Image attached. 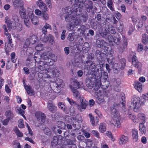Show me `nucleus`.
Masks as SVG:
<instances>
[{"label": "nucleus", "mask_w": 148, "mask_h": 148, "mask_svg": "<svg viewBox=\"0 0 148 148\" xmlns=\"http://www.w3.org/2000/svg\"><path fill=\"white\" fill-rule=\"evenodd\" d=\"M12 21H11L8 16H6L5 18V22L7 24L9 29H16V23H18L19 21V17L16 14H12Z\"/></svg>", "instance_id": "obj_1"}, {"label": "nucleus", "mask_w": 148, "mask_h": 148, "mask_svg": "<svg viewBox=\"0 0 148 148\" xmlns=\"http://www.w3.org/2000/svg\"><path fill=\"white\" fill-rule=\"evenodd\" d=\"M110 108L111 113L114 116L113 120L111 121V123L118 128L121 127V125L120 121V116L118 111L114 107L112 106Z\"/></svg>", "instance_id": "obj_2"}, {"label": "nucleus", "mask_w": 148, "mask_h": 148, "mask_svg": "<svg viewBox=\"0 0 148 148\" xmlns=\"http://www.w3.org/2000/svg\"><path fill=\"white\" fill-rule=\"evenodd\" d=\"M75 18H74L71 23H68L66 26L67 30L70 31H74L77 28V26L79 25L81 21L79 18V16L77 15L76 13L75 14Z\"/></svg>", "instance_id": "obj_3"}, {"label": "nucleus", "mask_w": 148, "mask_h": 148, "mask_svg": "<svg viewBox=\"0 0 148 148\" xmlns=\"http://www.w3.org/2000/svg\"><path fill=\"white\" fill-rule=\"evenodd\" d=\"M142 101L138 97H134L131 99V101L127 103L128 107L132 108L134 111L136 112L141 106Z\"/></svg>", "instance_id": "obj_4"}, {"label": "nucleus", "mask_w": 148, "mask_h": 148, "mask_svg": "<svg viewBox=\"0 0 148 148\" xmlns=\"http://www.w3.org/2000/svg\"><path fill=\"white\" fill-rule=\"evenodd\" d=\"M125 60L124 58L120 60L119 63H115L113 65V71L115 73H118L121 70L124 69L125 66Z\"/></svg>", "instance_id": "obj_5"}, {"label": "nucleus", "mask_w": 148, "mask_h": 148, "mask_svg": "<svg viewBox=\"0 0 148 148\" xmlns=\"http://www.w3.org/2000/svg\"><path fill=\"white\" fill-rule=\"evenodd\" d=\"M92 74L94 77H96L97 79H98V77H100V80L101 77L104 76V78H106L108 76L107 73L104 71L102 67L92 71Z\"/></svg>", "instance_id": "obj_6"}, {"label": "nucleus", "mask_w": 148, "mask_h": 148, "mask_svg": "<svg viewBox=\"0 0 148 148\" xmlns=\"http://www.w3.org/2000/svg\"><path fill=\"white\" fill-rule=\"evenodd\" d=\"M77 5H73L72 7L69 6L63 8L62 12L63 13L66 14H70L75 15V14L77 12Z\"/></svg>", "instance_id": "obj_7"}, {"label": "nucleus", "mask_w": 148, "mask_h": 148, "mask_svg": "<svg viewBox=\"0 0 148 148\" xmlns=\"http://www.w3.org/2000/svg\"><path fill=\"white\" fill-rule=\"evenodd\" d=\"M81 102V105L77 104V107L78 109L81 112L82 111V109H86L87 106L88 105V102L84 99L83 97L81 99H79Z\"/></svg>", "instance_id": "obj_8"}, {"label": "nucleus", "mask_w": 148, "mask_h": 148, "mask_svg": "<svg viewBox=\"0 0 148 148\" xmlns=\"http://www.w3.org/2000/svg\"><path fill=\"white\" fill-rule=\"evenodd\" d=\"M50 62L48 61H45V62L41 63V64H39L38 66V68L41 71H43L44 70H48L50 68L49 66L52 65V64H50Z\"/></svg>", "instance_id": "obj_9"}, {"label": "nucleus", "mask_w": 148, "mask_h": 148, "mask_svg": "<svg viewBox=\"0 0 148 148\" xmlns=\"http://www.w3.org/2000/svg\"><path fill=\"white\" fill-rule=\"evenodd\" d=\"M35 115L39 123L40 122V120L42 123L45 122V120L46 116L44 113H42L40 112H37L35 113Z\"/></svg>", "instance_id": "obj_10"}, {"label": "nucleus", "mask_w": 148, "mask_h": 148, "mask_svg": "<svg viewBox=\"0 0 148 148\" xmlns=\"http://www.w3.org/2000/svg\"><path fill=\"white\" fill-rule=\"evenodd\" d=\"M96 78V77H94L92 74V71L91 73V76L90 78H87L86 80V84L87 86L90 88L92 86V85H93L95 81Z\"/></svg>", "instance_id": "obj_11"}, {"label": "nucleus", "mask_w": 148, "mask_h": 148, "mask_svg": "<svg viewBox=\"0 0 148 148\" xmlns=\"http://www.w3.org/2000/svg\"><path fill=\"white\" fill-rule=\"evenodd\" d=\"M98 77V79H97V78H96L92 86L95 91H97L100 88L101 81L100 77Z\"/></svg>", "instance_id": "obj_12"}, {"label": "nucleus", "mask_w": 148, "mask_h": 148, "mask_svg": "<svg viewBox=\"0 0 148 148\" xmlns=\"http://www.w3.org/2000/svg\"><path fill=\"white\" fill-rule=\"evenodd\" d=\"M89 116L92 125L93 126L97 125L99 122L98 118L97 117H94L91 114H89Z\"/></svg>", "instance_id": "obj_13"}, {"label": "nucleus", "mask_w": 148, "mask_h": 148, "mask_svg": "<svg viewBox=\"0 0 148 148\" xmlns=\"http://www.w3.org/2000/svg\"><path fill=\"white\" fill-rule=\"evenodd\" d=\"M47 106L49 110L52 112H54L57 110V107L53 104L51 101H48Z\"/></svg>", "instance_id": "obj_14"}, {"label": "nucleus", "mask_w": 148, "mask_h": 148, "mask_svg": "<svg viewBox=\"0 0 148 148\" xmlns=\"http://www.w3.org/2000/svg\"><path fill=\"white\" fill-rule=\"evenodd\" d=\"M47 54L49 55V61L50 62L49 64H52L53 65V62H54L57 60V57L49 52H47Z\"/></svg>", "instance_id": "obj_15"}, {"label": "nucleus", "mask_w": 148, "mask_h": 148, "mask_svg": "<svg viewBox=\"0 0 148 148\" xmlns=\"http://www.w3.org/2000/svg\"><path fill=\"white\" fill-rule=\"evenodd\" d=\"M75 15L73 14H66L64 16V19L65 21L69 23H71L74 18H75Z\"/></svg>", "instance_id": "obj_16"}, {"label": "nucleus", "mask_w": 148, "mask_h": 148, "mask_svg": "<svg viewBox=\"0 0 148 148\" xmlns=\"http://www.w3.org/2000/svg\"><path fill=\"white\" fill-rule=\"evenodd\" d=\"M72 92L73 93V95L74 97L77 99H81V97L79 93L77 90L75 88L73 87L72 90Z\"/></svg>", "instance_id": "obj_17"}, {"label": "nucleus", "mask_w": 148, "mask_h": 148, "mask_svg": "<svg viewBox=\"0 0 148 148\" xmlns=\"http://www.w3.org/2000/svg\"><path fill=\"white\" fill-rule=\"evenodd\" d=\"M13 3L15 8L21 7L24 4L23 2L21 0H15L13 1Z\"/></svg>", "instance_id": "obj_18"}, {"label": "nucleus", "mask_w": 148, "mask_h": 148, "mask_svg": "<svg viewBox=\"0 0 148 148\" xmlns=\"http://www.w3.org/2000/svg\"><path fill=\"white\" fill-rule=\"evenodd\" d=\"M124 98V97L123 96L121 98L122 100V103H121V104L122 105V112L125 114H127L128 112L127 109L125 108V102Z\"/></svg>", "instance_id": "obj_19"}, {"label": "nucleus", "mask_w": 148, "mask_h": 148, "mask_svg": "<svg viewBox=\"0 0 148 148\" xmlns=\"http://www.w3.org/2000/svg\"><path fill=\"white\" fill-rule=\"evenodd\" d=\"M85 7L87 8L86 10L87 12L90 11L89 9H92L93 8L92 2L90 1H88L84 3Z\"/></svg>", "instance_id": "obj_20"}, {"label": "nucleus", "mask_w": 148, "mask_h": 148, "mask_svg": "<svg viewBox=\"0 0 148 148\" xmlns=\"http://www.w3.org/2000/svg\"><path fill=\"white\" fill-rule=\"evenodd\" d=\"M58 106L59 108L62 110L65 114H68L69 113V111L62 102H60L58 104Z\"/></svg>", "instance_id": "obj_21"}, {"label": "nucleus", "mask_w": 148, "mask_h": 148, "mask_svg": "<svg viewBox=\"0 0 148 148\" xmlns=\"http://www.w3.org/2000/svg\"><path fill=\"white\" fill-rule=\"evenodd\" d=\"M31 44H34L37 42L38 41V39L37 36L34 34L32 35L29 38Z\"/></svg>", "instance_id": "obj_22"}, {"label": "nucleus", "mask_w": 148, "mask_h": 148, "mask_svg": "<svg viewBox=\"0 0 148 148\" xmlns=\"http://www.w3.org/2000/svg\"><path fill=\"white\" fill-rule=\"evenodd\" d=\"M120 139L119 144L120 145H122L127 143L128 139L127 136L123 135L120 136Z\"/></svg>", "instance_id": "obj_23"}, {"label": "nucleus", "mask_w": 148, "mask_h": 148, "mask_svg": "<svg viewBox=\"0 0 148 148\" xmlns=\"http://www.w3.org/2000/svg\"><path fill=\"white\" fill-rule=\"evenodd\" d=\"M24 86L27 94L30 96H32L34 92L32 88L29 85H25Z\"/></svg>", "instance_id": "obj_24"}, {"label": "nucleus", "mask_w": 148, "mask_h": 148, "mask_svg": "<svg viewBox=\"0 0 148 148\" xmlns=\"http://www.w3.org/2000/svg\"><path fill=\"white\" fill-rule=\"evenodd\" d=\"M47 72L48 73H50L51 75L53 76L56 75V73H58L56 67H53L50 68H49L48 70H47Z\"/></svg>", "instance_id": "obj_25"}, {"label": "nucleus", "mask_w": 148, "mask_h": 148, "mask_svg": "<svg viewBox=\"0 0 148 148\" xmlns=\"http://www.w3.org/2000/svg\"><path fill=\"white\" fill-rule=\"evenodd\" d=\"M132 136L135 142H136L138 140V131L135 129H133L132 131Z\"/></svg>", "instance_id": "obj_26"}, {"label": "nucleus", "mask_w": 148, "mask_h": 148, "mask_svg": "<svg viewBox=\"0 0 148 148\" xmlns=\"http://www.w3.org/2000/svg\"><path fill=\"white\" fill-rule=\"evenodd\" d=\"M52 87L53 91L56 93H58L60 91V88L56 82H53V83Z\"/></svg>", "instance_id": "obj_27"}, {"label": "nucleus", "mask_w": 148, "mask_h": 148, "mask_svg": "<svg viewBox=\"0 0 148 148\" xmlns=\"http://www.w3.org/2000/svg\"><path fill=\"white\" fill-rule=\"evenodd\" d=\"M58 140L59 139L57 137H53L51 143V146L53 147H55L58 144Z\"/></svg>", "instance_id": "obj_28"}, {"label": "nucleus", "mask_w": 148, "mask_h": 148, "mask_svg": "<svg viewBox=\"0 0 148 148\" xmlns=\"http://www.w3.org/2000/svg\"><path fill=\"white\" fill-rule=\"evenodd\" d=\"M24 23L25 25L27 27L29 28L31 26V23L29 17L27 16L24 19Z\"/></svg>", "instance_id": "obj_29"}, {"label": "nucleus", "mask_w": 148, "mask_h": 148, "mask_svg": "<svg viewBox=\"0 0 148 148\" xmlns=\"http://www.w3.org/2000/svg\"><path fill=\"white\" fill-rule=\"evenodd\" d=\"M134 87L139 92H140L142 88V85L141 83L139 82L135 83Z\"/></svg>", "instance_id": "obj_30"}, {"label": "nucleus", "mask_w": 148, "mask_h": 148, "mask_svg": "<svg viewBox=\"0 0 148 148\" xmlns=\"http://www.w3.org/2000/svg\"><path fill=\"white\" fill-rule=\"evenodd\" d=\"M40 57L41 58V59L44 60L45 62V61L49 62V55L47 54V52L43 53Z\"/></svg>", "instance_id": "obj_31"}, {"label": "nucleus", "mask_w": 148, "mask_h": 148, "mask_svg": "<svg viewBox=\"0 0 148 148\" xmlns=\"http://www.w3.org/2000/svg\"><path fill=\"white\" fill-rule=\"evenodd\" d=\"M132 64L135 67H137L139 71H141V64L140 63L138 62L132 61Z\"/></svg>", "instance_id": "obj_32"}, {"label": "nucleus", "mask_w": 148, "mask_h": 148, "mask_svg": "<svg viewBox=\"0 0 148 148\" xmlns=\"http://www.w3.org/2000/svg\"><path fill=\"white\" fill-rule=\"evenodd\" d=\"M19 13L22 18H25L27 16L26 15L25 10L23 8H22L21 9L19 12Z\"/></svg>", "instance_id": "obj_33"}, {"label": "nucleus", "mask_w": 148, "mask_h": 148, "mask_svg": "<svg viewBox=\"0 0 148 148\" xmlns=\"http://www.w3.org/2000/svg\"><path fill=\"white\" fill-rule=\"evenodd\" d=\"M109 34L108 30L107 28H106L102 33H100L101 36L103 38H106L108 35Z\"/></svg>", "instance_id": "obj_34"}, {"label": "nucleus", "mask_w": 148, "mask_h": 148, "mask_svg": "<svg viewBox=\"0 0 148 148\" xmlns=\"http://www.w3.org/2000/svg\"><path fill=\"white\" fill-rule=\"evenodd\" d=\"M139 130L142 134H145L146 132L145 127L142 123L140 124L139 126Z\"/></svg>", "instance_id": "obj_35"}, {"label": "nucleus", "mask_w": 148, "mask_h": 148, "mask_svg": "<svg viewBox=\"0 0 148 148\" xmlns=\"http://www.w3.org/2000/svg\"><path fill=\"white\" fill-rule=\"evenodd\" d=\"M57 124L58 125L57 126L58 128L63 129H65L66 125L64 122L61 121H58Z\"/></svg>", "instance_id": "obj_36"}, {"label": "nucleus", "mask_w": 148, "mask_h": 148, "mask_svg": "<svg viewBox=\"0 0 148 148\" xmlns=\"http://www.w3.org/2000/svg\"><path fill=\"white\" fill-rule=\"evenodd\" d=\"M31 20L32 23L34 25H37L38 23V17L36 16L31 17Z\"/></svg>", "instance_id": "obj_37"}, {"label": "nucleus", "mask_w": 148, "mask_h": 148, "mask_svg": "<svg viewBox=\"0 0 148 148\" xmlns=\"http://www.w3.org/2000/svg\"><path fill=\"white\" fill-rule=\"evenodd\" d=\"M107 6L111 11H114V8L113 7V2L112 0H108V1Z\"/></svg>", "instance_id": "obj_38"}, {"label": "nucleus", "mask_w": 148, "mask_h": 148, "mask_svg": "<svg viewBox=\"0 0 148 148\" xmlns=\"http://www.w3.org/2000/svg\"><path fill=\"white\" fill-rule=\"evenodd\" d=\"M5 114L7 118L10 120L14 117V115L10 110L6 111Z\"/></svg>", "instance_id": "obj_39"}, {"label": "nucleus", "mask_w": 148, "mask_h": 148, "mask_svg": "<svg viewBox=\"0 0 148 148\" xmlns=\"http://www.w3.org/2000/svg\"><path fill=\"white\" fill-rule=\"evenodd\" d=\"M14 132L18 137H21L23 136V133L18 129L17 127H15L14 130Z\"/></svg>", "instance_id": "obj_40"}, {"label": "nucleus", "mask_w": 148, "mask_h": 148, "mask_svg": "<svg viewBox=\"0 0 148 148\" xmlns=\"http://www.w3.org/2000/svg\"><path fill=\"white\" fill-rule=\"evenodd\" d=\"M142 41L144 44H146L148 42V36L146 34L143 35L142 38Z\"/></svg>", "instance_id": "obj_41"}, {"label": "nucleus", "mask_w": 148, "mask_h": 148, "mask_svg": "<svg viewBox=\"0 0 148 148\" xmlns=\"http://www.w3.org/2000/svg\"><path fill=\"white\" fill-rule=\"evenodd\" d=\"M75 36V33H70L69 34L67 39L69 40L72 41L74 40Z\"/></svg>", "instance_id": "obj_42"}, {"label": "nucleus", "mask_w": 148, "mask_h": 148, "mask_svg": "<svg viewBox=\"0 0 148 148\" xmlns=\"http://www.w3.org/2000/svg\"><path fill=\"white\" fill-rule=\"evenodd\" d=\"M108 32H110L112 34H114L116 33V32L114 28L112 25H109L108 26Z\"/></svg>", "instance_id": "obj_43"}, {"label": "nucleus", "mask_w": 148, "mask_h": 148, "mask_svg": "<svg viewBox=\"0 0 148 148\" xmlns=\"http://www.w3.org/2000/svg\"><path fill=\"white\" fill-rule=\"evenodd\" d=\"M99 131L101 132H104L106 130V127L105 124L103 123L101 124L99 126Z\"/></svg>", "instance_id": "obj_44"}, {"label": "nucleus", "mask_w": 148, "mask_h": 148, "mask_svg": "<svg viewBox=\"0 0 148 148\" xmlns=\"http://www.w3.org/2000/svg\"><path fill=\"white\" fill-rule=\"evenodd\" d=\"M107 60L108 62L110 64H112L113 66V65L114 64V58L112 56L109 57L107 59Z\"/></svg>", "instance_id": "obj_45"}, {"label": "nucleus", "mask_w": 148, "mask_h": 148, "mask_svg": "<svg viewBox=\"0 0 148 148\" xmlns=\"http://www.w3.org/2000/svg\"><path fill=\"white\" fill-rule=\"evenodd\" d=\"M86 0H82V1H80V2L78 3L77 4H75L74 5H77V8H82L84 6V3Z\"/></svg>", "instance_id": "obj_46"}, {"label": "nucleus", "mask_w": 148, "mask_h": 148, "mask_svg": "<svg viewBox=\"0 0 148 148\" xmlns=\"http://www.w3.org/2000/svg\"><path fill=\"white\" fill-rule=\"evenodd\" d=\"M56 83H57V84L58 85L60 88V87L62 88L64 86L63 81L62 79L58 78L57 80V81H56Z\"/></svg>", "instance_id": "obj_47"}, {"label": "nucleus", "mask_w": 148, "mask_h": 148, "mask_svg": "<svg viewBox=\"0 0 148 148\" xmlns=\"http://www.w3.org/2000/svg\"><path fill=\"white\" fill-rule=\"evenodd\" d=\"M38 56H34V60L38 64H41V63H42V61H41V58L40 59V56H38Z\"/></svg>", "instance_id": "obj_48"}, {"label": "nucleus", "mask_w": 148, "mask_h": 148, "mask_svg": "<svg viewBox=\"0 0 148 148\" xmlns=\"http://www.w3.org/2000/svg\"><path fill=\"white\" fill-rule=\"evenodd\" d=\"M42 17L43 20L45 21L48 20L49 19V15L45 12L42 13Z\"/></svg>", "instance_id": "obj_49"}, {"label": "nucleus", "mask_w": 148, "mask_h": 148, "mask_svg": "<svg viewBox=\"0 0 148 148\" xmlns=\"http://www.w3.org/2000/svg\"><path fill=\"white\" fill-rule=\"evenodd\" d=\"M13 144L15 148H21L20 143L16 140L13 142Z\"/></svg>", "instance_id": "obj_50"}, {"label": "nucleus", "mask_w": 148, "mask_h": 148, "mask_svg": "<svg viewBox=\"0 0 148 148\" xmlns=\"http://www.w3.org/2000/svg\"><path fill=\"white\" fill-rule=\"evenodd\" d=\"M23 120L20 119L18 121V127L20 128H23L24 127V125L23 123Z\"/></svg>", "instance_id": "obj_51"}, {"label": "nucleus", "mask_w": 148, "mask_h": 148, "mask_svg": "<svg viewBox=\"0 0 148 148\" xmlns=\"http://www.w3.org/2000/svg\"><path fill=\"white\" fill-rule=\"evenodd\" d=\"M67 100L71 105H77L76 102L73 99H70L68 97Z\"/></svg>", "instance_id": "obj_52"}, {"label": "nucleus", "mask_w": 148, "mask_h": 148, "mask_svg": "<svg viewBox=\"0 0 148 148\" xmlns=\"http://www.w3.org/2000/svg\"><path fill=\"white\" fill-rule=\"evenodd\" d=\"M24 45L26 46H29L30 45H32L31 44L29 38H28L26 40Z\"/></svg>", "instance_id": "obj_53"}, {"label": "nucleus", "mask_w": 148, "mask_h": 148, "mask_svg": "<svg viewBox=\"0 0 148 148\" xmlns=\"http://www.w3.org/2000/svg\"><path fill=\"white\" fill-rule=\"evenodd\" d=\"M45 2L48 5V8H52L51 0H45Z\"/></svg>", "instance_id": "obj_54"}, {"label": "nucleus", "mask_w": 148, "mask_h": 148, "mask_svg": "<svg viewBox=\"0 0 148 148\" xmlns=\"http://www.w3.org/2000/svg\"><path fill=\"white\" fill-rule=\"evenodd\" d=\"M143 23L141 21H138L136 23L137 26L139 28H140L143 26Z\"/></svg>", "instance_id": "obj_55"}, {"label": "nucleus", "mask_w": 148, "mask_h": 148, "mask_svg": "<svg viewBox=\"0 0 148 148\" xmlns=\"http://www.w3.org/2000/svg\"><path fill=\"white\" fill-rule=\"evenodd\" d=\"M5 50L7 55H9V53L12 51L10 47H5Z\"/></svg>", "instance_id": "obj_56"}, {"label": "nucleus", "mask_w": 148, "mask_h": 148, "mask_svg": "<svg viewBox=\"0 0 148 148\" xmlns=\"http://www.w3.org/2000/svg\"><path fill=\"white\" fill-rule=\"evenodd\" d=\"M138 115L140 119H142L144 121H145V115L144 114L141 113H140L138 114Z\"/></svg>", "instance_id": "obj_57"}, {"label": "nucleus", "mask_w": 148, "mask_h": 148, "mask_svg": "<svg viewBox=\"0 0 148 148\" xmlns=\"http://www.w3.org/2000/svg\"><path fill=\"white\" fill-rule=\"evenodd\" d=\"M92 133L94 136L97 138H99V134L97 131L93 130L92 131Z\"/></svg>", "instance_id": "obj_58"}, {"label": "nucleus", "mask_w": 148, "mask_h": 148, "mask_svg": "<svg viewBox=\"0 0 148 148\" xmlns=\"http://www.w3.org/2000/svg\"><path fill=\"white\" fill-rule=\"evenodd\" d=\"M40 8L43 11V12H46L48 11V8L46 4H45L43 6L41 7Z\"/></svg>", "instance_id": "obj_59"}, {"label": "nucleus", "mask_w": 148, "mask_h": 148, "mask_svg": "<svg viewBox=\"0 0 148 148\" xmlns=\"http://www.w3.org/2000/svg\"><path fill=\"white\" fill-rule=\"evenodd\" d=\"M123 29V25L121 23L120 24L119 27H116L117 29L119 32H121L122 31Z\"/></svg>", "instance_id": "obj_60"}, {"label": "nucleus", "mask_w": 148, "mask_h": 148, "mask_svg": "<svg viewBox=\"0 0 148 148\" xmlns=\"http://www.w3.org/2000/svg\"><path fill=\"white\" fill-rule=\"evenodd\" d=\"M106 38H107L109 42H112L114 40L113 36L110 34L108 35Z\"/></svg>", "instance_id": "obj_61"}, {"label": "nucleus", "mask_w": 148, "mask_h": 148, "mask_svg": "<svg viewBox=\"0 0 148 148\" xmlns=\"http://www.w3.org/2000/svg\"><path fill=\"white\" fill-rule=\"evenodd\" d=\"M143 47H138L137 48L138 51L139 52L142 51L144 49L145 50H147L148 49L147 47H144V48H143Z\"/></svg>", "instance_id": "obj_62"}, {"label": "nucleus", "mask_w": 148, "mask_h": 148, "mask_svg": "<svg viewBox=\"0 0 148 148\" xmlns=\"http://www.w3.org/2000/svg\"><path fill=\"white\" fill-rule=\"evenodd\" d=\"M66 32V31L65 30H63L62 32V33L61 36V39L62 40H64L65 39V34Z\"/></svg>", "instance_id": "obj_63"}, {"label": "nucleus", "mask_w": 148, "mask_h": 148, "mask_svg": "<svg viewBox=\"0 0 148 148\" xmlns=\"http://www.w3.org/2000/svg\"><path fill=\"white\" fill-rule=\"evenodd\" d=\"M48 40L49 37L48 36H47L44 34L43 38L42 39V40L43 41V42H46L48 41Z\"/></svg>", "instance_id": "obj_64"}]
</instances>
